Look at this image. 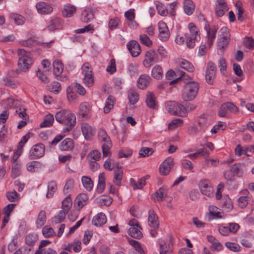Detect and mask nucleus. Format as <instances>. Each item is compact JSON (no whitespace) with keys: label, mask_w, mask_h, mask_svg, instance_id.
I'll return each mask as SVG.
<instances>
[{"label":"nucleus","mask_w":254,"mask_h":254,"mask_svg":"<svg viewBox=\"0 0 254 254\" xmlns=\"http://www.w3.org/2000/svg\"><path fill=\"white\" fill-rule=\"evenodd\" d=\"M209 212L210 215L213 216L214 218H222L221 210L214 205H210L209 207Z\"/></svg>","instance_id":"obj_48"},{"label":"nucleus","mask_w":254,"mask_h":254,"mask_svg":"<svg viewBox=\"0 0 254 254\" xmlns=\"http://www.w3.org/2000/svg\"><path fill=\"white\" fill-rule=\"evenodd\" d=\"M101 157V154L100 151L97 150H94L88 153L87 159L88 161H98Z\"/></svg>","instance_id":"obj_38"},{"label":"nucleus","mask_w":254,"mask_h":254,"mask_svg":"<svg viewBox=\"0 0 254 254\" xmlns=\"http://www.w3.org/2000/svg\"><path fill=\"white\" fill-rule=\"evenodd\" d=\"M130 182L134 190L141 189L146 184L145 178L140 179L137 183L133 179L130 180Z\"/></svg>","instance_id":"obj_43"},{"label":"nucleus","mask_w":254,"mask_h":254,"mask_svg":"<svg viewBox=\"0 0 254 254\" xmlns=\"http://www.w3.org/2000/svg\"><path fill=\"white\" fill-rule=\"evenodd\" d=\"M216 67L212 62L207 63L205 79L209 84H212L216 77Z\"/></svg>","instance_id":"obj_6"},{"label":"nucleus","mask_w":254,"mask_h":254,"mask_svg":"<svg viewBox=\"0 0 254 254\" xmlns=\"http://www.w3.org/2000/svg\"><path fill=\"white\" fill-rule=\"evenodd\" d=\"M63 64L60 61H55L53 63L54 73L57 76H60L63 71Z\"/></svg>","instance_id":"obj_40"},{"label":"nucleus","mask_w":254,"mask_h":254,"mask_svg":"<svg viewBox=\"0 0 254 254\" xmlns=\"http://www.w3.org/2000/svg\"><path fill=\"white\" fill-rule=\"evenodd\" d=\"M91 111L89 104L87 102H82L79 107L78 117L83 119H87L90 118Z\"/></svg>","instance_id":"obj_8"},{"label":"nucleus","mask_w":254,"mask_h":254,"mask_svg":"<svg viewBox=\"0 0 254 254\" xmlns=\"http://www.w3.org/2000/svg\"><path fill=\"white\" fill-rule=\"evenodd\" d=\"M72 205V200L70 195L66 197L62 201V210L68 213Z\"/></svg>","instance_id":"obj_39"},{"label":"nucleus","mask_w":254,"mask_h":254,"mask_svg":"<svg viewBox=\"0 0 254 254\" xmlns=\"http://www.w3.org/2000/svg\"><path fill=\"white\" fill-rule=\"evenodd\" d=\"M21 174V165L18 163H14L11 169V177L15 178Z\"/></svg>","instance_id":"obj_54"},{"label":"nucleus","mask_w":254,"mask_h":254,"mask_svg":"<svg viewBox=\"0 0 254 254\" xmlns=\"http://www.w3.org/2000/svg\"><path fill=\"white\" fill-rule=\"evenodd\" d=\"M199 187L201 193L206 196L210 197L213 194V188L208 180H203L200 182Z\"/></svg>","instance_id":"obj_10"},{"label":"nucleus","mask_w":254,"mask_h":254,"mask_svg":"<svg viewBox=\"0 0 254 254\" xmlns=\"http://www.w3.org/2000/svg\"><path fill=\"white\" fill-rule=\"evenodd\" d=\"M112 142L104 143L102 145V150L104 157H110L111 155L110 149L112 147Z\"/></svg>","instance_id":"obj_52"},{"label":"nucleus","mask_w":254,"mask_h":254,"mask_svg":"<svg viewBox=\"0 0 254 254\" xmlns=\"http://www.w3.org/2000/svg\"><path fill=\"white\" fill-rule=\"evenodd\" d=\"M230 39H219L217 44V49L218 51L223 54L226 48L228 47Z\"/></svg>","instance_id":"obj_45"},{"label":"nucleus","mask_w":254,"mask_h":254,"mask_svg":"<svg viewBox=\"0 0 254 254\" xmlns=\"http://www.w3.org/2000/svg\"><path fill=\"white\" fill-rule=\"evenodd\" d=\"M63 22L59 17H54L51 19L47 25V29L50 31L60 30L63 28Z\"/></svg>","instance_id":"obj_17"},{"label":"nucleus","mask_w":254,"mask_h":254,"mask_svg":"<svg viewBox=\"0 0 254 254\" xmlns=\"http://www.w3.org/2000/svg\"><path fill=\"white\" fill-rule=\"evenodd\" d=\"M231 35L229 29L227 27H223L219 30V39H230Z\"/></svg>","instance_id":"obj_57"},{"label":"nucleus","mask_w":254,"mask_h":254,"mask_svg":"<svg viewBox=\"0 0 254 254\" xmlns=\"http://www.w3.org/2000/svg\"><path fill=\"white\" fill-rule=\"evenodd\" d=\"M145 102L149 108L153 109L157 108L156 98L153 93L149 92L147 94Z\"/></svg>","instance_id":"obj_25"},{"label":"nucleus","mask_w":254,"mask_h":254,"mask_svg":"<svg viewBox=\"0 0 254 254\" xmlns=\"http://www.w3.org/2000/svg\"><path fill=\"white\" fill-rule=\"evenodd\" d=\"M215 8V14L218 17L222 16L225 12L228 10V7L224 0H218Z\"/></svg>","instance_id":"obj_18"},{"label":"nucleus","mask_w":254,"mask_h":254,"mask_svg":"<svg viewBox=\"0 0 254 254\" xmlns=\"http://www.w3.org/2000/svg\"><path fill=\"white\" fill-rule=\"evenodd\" d=\"M106 186L105 177L104 173H101L98 176V182L97 190L99 193H102L105 190Z\"/></svg>","instance_id":"obj_34"},{"label":"nucleus","mask_w":254,"mask_h":254,"mask_svg":"<svg viewBox=\"0 0 254 254\" xmlns=\"http://www.w3.org/2000/svg\"><path fill=\"white\" fill-rule=\"evenodd\" d=\"M88 201V196L87 194L80 193L74 200V207L76 209L80 210L87 204Z\"/></svg>","instance_id":"obj_16"},{"label":"nucleus","mask_w":254,"mask_h":254,"mask_svg":"<svg viewBox=\"0 0 254 254\" xmlns=\"http://www.w3.org/2000/svg\"><path fill=\"white\" fill-rule=\"evenodd\" d=\"M148 224L150 227L156 229L159 227L158 218L154 211L150 210L148 212Z\"/></svg>","instance_id":"obj_19"},{"label":"nucleus","mask_w":254,"mask_h":254,"mask_svg":"<svg viewBox=\"0 0 254 254\" xmlns=\"http://www.w3.org/2000/svg\"><path fill=\"white\" fill-rule=\"evenodd\" d=\"M195 8L193 2L190 0H186L184 2V9L185 13L188 15L192 14Z\"/></svg>","instance_id":"obj_32"},{"label":"nucleus","mask_w":254,"mask_h":254,"mask_svg":"<svg viewBox=\"0 0 254 254\" xmlns=\"http://www.w3.org/2000/svg\"><path fill=\"white\" fill-rule=\"evenodd\" d=\"M81 181L84 187L88 191H91L93 187V182L91 179L87 176H83Z\"/></svg>","instance_id":"obj_41"},{"label":"nucleus","mask_w":254,"mask_h":254,"mask_svg":"<svg viewBox=\"0 0 254 254\" xmlns=\"http://www.w3.org/2000/svg\"><path fill=\"white\" fill-rule=\"evenodd\" d=\"M36 8L38 12L42 15L50 14L53 10V8L50 4L44 1L37 3Z\"/></svg>","instance_id":"obj_9"},{"label":"nucleus","mask_w":254,"mask_h":254,"mask_svg":"<svg viewBox=\"0 0 254 254\" xmlns=\"http://www.w3.org/2000/svg\"><path fill=\"white\" fill-rule=\"evenodd\" d=\"M98 203L100 206H109L113 201L111 197L108 195H102L98 199Z\"/></svg>","instance_id":"obj_47"},{"label":"nucleus","mask_w":254,"mask_h":254,"mask_svg":"<svg viewBox=\"0 0 254 254\" xmlns=\"http://www.w3.org/2000/svg\"><path fill=\"white\" fill-rule=\"evenodd\" d=\"M76 9L74 6L68 4L64 6L62 13L64 17H71L76 12Z\"/></svg>","instance_id":"obj_35"},{"label":"nucleus","mask_w":254,"mask_h":254,"mask_svg":"<svg viewBox=\"0 0 254 254\" xmlns=\"http://www.w3.org/2000/svg\"><path fill=\"white\" fill-rule=\"evenodd\" d=\"M45 154V145L38 143L32 146L29 152L31 159H37L42 157Z\"/></svg>","instance_id":"obj_5"},{"label":"nucleus","mask_w":254,"mask_h":254,"mask_svg":"<svg viewBox=\"0 0 254 254\" xmlns=\"http://www.w3.org/2000/svg\"><path fill=\"white\" fill-rule=\"evenodd\" d=\"M159 39L162 41H166L170 37V33L167 24L163 21L158 23Z\"/></svg>","instance_id":"obj_11"},{"label":"nucleus","mask_w":254,"mask_h":254,"mask_svg":"<svg viewBox=\"0 0 254 254\" xmlns=\"http://www.w3.org/2000/svg\"><path fill=\"white\" fill-rule=\"evenodd\" d=\"M6 196L10 202H15L19 199V195L15 190L7 192Z\"/></svg>","instance_id":"obj_59"},{"label":"nucleus","mask_w":254,"mask_h":254,"mask_svg":"<svg viewBox=\"0 0 254 254\" xmlns=\"http://www.w3.org/2000/svg\"><path fill=\"white\" fill-rule=\"evenodd\" d=\"M245 47L250 50L254 49V39L251 37H246L243 41Z\"/></svg>","instance_id":"obj_63"},{"label":"nucleus","mask_w":254,"mask_h":254,"mask_svg":"<svg viewBox=\"0 0 254 254\" xmlns=\"http://www.w3.org/2000/svg\"><path fill=\"white\" fill-rule=\"evenodd\" d=\"M173 165V159L171 157L167 158L160 166L159 172L160 174L164 176L167 175Z\"/></svg>","instance_id":"obj_13"},{"label":"nucleus","mask_w":254,"mask_h":254,"mask_svg":"<svg viewBox=\"0 0 254 254\" xmlns=\"http://www.w3.org/2000/svg\"><path fill=\"white\" fill-rule=\"evenodd\" d=\"M158 61L157 55L155 52L150 50L146 53L142 64L145 67H149L153 63L158 62Z\"/></svg>","instance_id":"obj_7"},{"label":"nucleus","mask_w":254,"mask_h":254,"mask_svg":"<svg viewBox=\"0 0 254 254\" xmlns=\"http://www.w3.org/2000/svg\"><path fill=\"white\" fill-rule=\"evenodd\" d=\"M94 18V15L91 8H87L81 14V19L85 22H89Z\"/></svg>","instance_id":"obj_28"},{"label":"nucleus","mask_w":254,"mask_h":254,"mask_svg":"<svg viewBox=\"0 0 254 254\" xmlns=\"http://www.w3.org/2000/svg\"><path fill=\"white\" fill-rule=\"evenodd\" d=\"M179 64L182 68L188 72H192L194 70V66L190 62L186 60H182Z\"/></svg>","instance_id":"obj_46"},{"label":"nucleus","mask_w":254,"mask_h":254,"mask_svg":"<svg viewBox=\"0 0 254 254\" xmlns=\"http://www.w3.org/2000/svg\"><path fill=\"white\" fill-rule=\"evenodd\" d=\"M54 121V118L53 115L51 114H48L45 116L44 120L40 124V127H49L52 125Z\"/></svg>","instance_id":"obj_53"},{"label":"nucleus","mask_w":254,"mask_h":254,"mask_svg":"<svg viewBox=\"0 0 254 254\" xmlns=\"http://www.w3.org/2000/svg\"><path fill=\"white\" fill-rule=\"evenodd\" d=\"M217 31V29L215 26L207 29V44L209 47L212 45L215 39Z\"/></svg>","instance_id":"obj_29"},{"label":"nucleus","mask_w":254,"mask_h":254,"mask_svg":"<svg viewBox=\"0 0 254 254\" xmlns=\"http://www.w3.org/2000/svg\"><path fill=\"white\" fill-rule=\"evenodd\" d=\"M47 89L50 92L58 94L61 90V84L58 81H53L47 86Z\"/></svg>","instance_id":"obj_44"},{"label":"nucleus","mask_w":254,"mask_h":254,"mask_svg":"<svg viewBox=\"0 0 254 254\" xmlns=\"http://www.w3.org/2000/svg\"><path fill=\"white\" fill-rule=\"evenodd\" d=\"M81 130L85 139L88 140L94 136L95 130L91 126L86 123L81 124Z\"/></svg>","instance_id":"obj_14"},{"label":"nucleus","mask_w":254,"mask_h":254,"mask_svg":"<svg viewBox=\"0 0 254 254\" xmlns=\"http://www.w3.org/2000/svg\"><path fill=\"white\" fill-rule=\"evenodd\" d=\"M159 246L160 254H171L173 253V244L171 239L167 242L160 241Z\"/></svg>","instance_id":"obj_15"},{"label":"nucleus","mask_w":254,"mask_h":254,"mask_svg":"<svg viewBox=\"0 0 254 254\" xmlns=\"http://www.w3.org/2000/svg\"><path fill=\"white\" fill-rule=\"evenodd\" d=\"M185 37L187 46L190 49L193 48L195 45V43L198 42L200 39V34H196L193 36L190 34H185Z\"/></svg>","instance_id":"obj_20"},{"label":"nucleus","mask_w":254,"mask_h":254,"mask_svg":"<svg viewBox=\"0 0 254 254\" xmlns=\"http://www.w3.org/2000/svg\"><path fill=\"white\" fill-rule=\"evenodd\" d=\"M57 190V185L56 182L51 181L48 184V192L46 197L48 198H52L54 193Z\"/></svg>","instance_id":"obj_33"},{"label":"nucleus","mask_w":254,"mask_h":254,"mask_svg":"<svg viewBox=\"0 0 254 254\" xmlns=\"http://www.w3.org/2000/svg\"><path fill=\"white\" fill-rule=\"evenodd\" d=\"M128 98L130 103L133 105L138 100L139 96L134 89H131L129 90L128 93Z\"/></svg>","instance_id":"obj_51"},{"label":"nucleus","mask_w":254,"mask_h":254,"mask_svg":"<svg viewBox=\"0 0 254 254\" xmlns=\"http://www.w3.org/2000/svg\"><path fill=\"white\" fill-rule=\"evenodd\" d=\"M141 229L140 226L130 227L128 230V234L132 238L140 239L142 237V234L140 231Z\"/></svg>","instance_id":"obj_30"},{"label":"nucleus","mask_w":254,"mask_h":254,"mask_svg":"<svg viewBox=\"0 0 254 254\" xmlns=\"http://www.w3.org/2000/svg\"><path fill=\"white\" fill-rule=\"evenodd\" d=\"M253 240L254 237L250 234H248L245 238L241 240V244L246 248H251L253 246Z\"/></svg>","instance_id":"obj_49"},{"label":"nucleus","mask_w":254,"mask_h":254,"mask_svg":"<svg viewBox=\"0 0 254 254\" xmlns=\"http://www.w3.org/2000/svg\"><path fill=\"white\" fill-rule=\"evenodd\" d=\"M123 176V171L121 167H117L114 171V183L118 186L121 184Z\"/></svg>","instance_id":"obj_26"},{"label":"nucleus","mask_w":254,"mask_h":254,"mask_svg":"<svg viewBox=\"0 0 254 254\" xmlns=\"http://www.w3.org/2000/svg\"><path fill=\"white\" fill-rule=\"evenodd\" d=\"M166 109L171 115L180 116H185L186 114V108L182 105L175 101H168L166 103Z\"/></svg>","instance_id":"obj_4"},{"label":"nucleus","mask_w":254,"mask_h":254,"mask_svg":"<svg viewBox=\"0 0 254 254\" xmlns=\"http://www.w3.org/2000/svg\"><path fill=\"white\" fill-rule=\"evenodd\" d=\"M151 80L150 76L147 74H142L137 80V86L141 89H145L149 84Z\"/></svg>","instance_id":"obj_23"},{"label":"nucleus","mask_w":254,"mask_h":254,"mask_svg":"<svg viewBox=\"0 0 254 254\" xmlns=\"http://www.w3.org/2000/svg\"><path fill=\"white\" fill-rule=\"evenodd\" d=\"M156 7L158 13L162 16H166L168 13L166 7L161 2L157 1Z\"/></svg>","instance_id":"obj_56"},{"label":"nucleus","mask_w":254,"mask_h":254,"mask_svg":"<svg viewBox=\"0 0 254 254\" xmlns=\"http://www.w3.org/2000/svg\"><path fill=\"white\" fill-rule=\"evenodd\" d=\"M67 213H66L65 211H64V210H61L59 214L57 215H56L53 219L52 221L53 222L57 224L63 222L65 218L66 214Z\"/></svg>","instance_id":"obj_58"},{"label":"nucleus","mask_w":254,"mask_h":254,"mask_svg":"<svg viewBox=\"0 0 254 254\" xmlns=\"http://www.w3.org/2000/svg\"><path fill=\"white\" fill-rule=\"evenodd\" d=\"M42 234L45 238H50L56 235L53 229L49 226H45L43 228Z\"/></svg>","instance_id":"obj_55"},{"label":"nucleus","mask_w":254,"mask_h":254,"mask_svg":"<svg viewBox=\"0 0 254 254\" xmlns=\"http://www.w3.org/2000/svg\"><path fill=\"white\" fill-rule=\"evenodd\" d=\"M83 75H84L83 82L88 87H90L93 85L94 83V78L92 73H85Z\"/></svg>","instance_id":"obj_61"},{"label":"nucleus","mask_w":254,"mask_h":254,"mask_svg":"<svg viewBox=\"0 0 254 254\" xmlns=\"http://www.w3.org/2000/svg\"><path fill=\"white\" fill-rule=\"evenodd\" d=\"M46 212L44 210L40 211L37 220L36 221V225L37 228H40L46 223Z\"/></svg>","instance_id":"obj_36"},{"label":"nucleus","mask_w":254,"mask_h":254,"mask_svg":"<svg viewBox=\"0 0 254 254\" xmlns=\"http://www.w3.org/2000/svg\"><path fill=\"white\" fill-rule=\"evenodd\" d=\"M74 146L73 140L71 138H66L60 143L59 148L61 150L69 151L73 149Z\"/></svg>","instance_id":"obj_22"},{"label":"nucleus","mask_w":254,"mask_h":254,"mask_svg":"<svg viewBox=\"0 0 254 254\" xmlns=\"http://www.w3.org/2000/svg\"><path fill=\"white\" fill-rule=\"evenodd\" d=\"M127 46L133 57H137L140 54L141 52L140 46L136 41H130L127 44Z\"/></svg>","instance_id":"obj_12"},{"label":"nucleus","mask_w":254,"mask_h":254,"mask_svg":"<svg viewBox=\"0 0 254 254\" xmlns=\"http://www.w3.org/2000/svg\"><path fill=\"white\" fill-rule=\"evenodd\" d=\"M199 84L198 82L192 81L186 84L182 93L183 99L185 101H190L194 100L198 92Z\"/></svg>","instance_id":"obj_2"},{"label":"nucleus","mask_w":254,"mask_h":254,"mask_svg":"<svg viewBox=\"0 0 254 254\" xmlns=\"http://www.w3.org/2000/svg\"><path fill=\"white\" fill-rule=\"evenodd\" d=\"M177 76H179V77L176 79L170 81V84L175 83L180 80L183 81L184 82L186 83V84H188V83L192 81H191V78L188 75L186 74V73L183 71L178 70L177 71Z\"/></svg>","instance_id":"obj_21"},{"label":"nucleus","mask_w":254,"mask_h":254,"mask_svg":"<svg viewBox=\"0 0 254 254\" xmlns=\"http://www.w3.org/2000/svg\"><path fill=\"white\" fill-rule=\"evenodd\" d=\"M139 40L140 42L145 46L150 47L152 45V41L145 34L140 35Z\"/></svg>","instance_id":"obj_62"},{"label":"nucleus","mask_w":254,"mask_h":254,"mask_svg":"<svg viewBox=\"0 0 254 254\" xmlns=\"http://www.w3.org/2000/svg\"><path fill=\"white\" fill-rule=\"evenodd\" d=\"M40 166V163L36 161L29 162L26 164L27 170L29 172H34L36 169H38Z\"/></svg>","instance_id":"obj_64"},{"label":"nucleus","mask_w":254,"mask_h":254,"mask_svg":"<svg viewBox=\"0 0 254 254\" xmlns=\"http://www.w3.org/2000/svg\"><path fill=\"white\" fill-rule=\"evenodd\" d=\"M167 195V190L164 187L159 189L157 191L152 195V199L154 201H161L164 199V197Z\"/></svg>","instance_id":"obj_24"},{"label":"nucleus","mask_w":254,"mask_h":254,"mask_svg":"<svg viewBox=\"0 0 254 254\" xmlns=\"http://www.w3.org/2000/svg\"><path fill=\"white\" fill-rule=\"evenodd\" d=\"M197 125L202 130H204L208 125L207 119L205 115H201L197 121Z\"/></svg>","instance_id":"obj_42"},{"label":"nucleus","mask_w":254,"mask_h":254,"mask_svg":"<svg viewBox=\"0 0 254 254\" xmlns=\"http://www.w3.org/2000/svg\"><path fill=\"white\" fill-rule=\"evenodd\" d=\"M115 98L112 96H109L105 102V106L104 108V112L108 114L113 108L115 103Z\"/></svg>","instance_id":"obj_37"},{"label":"nucleus","mask_w":254,"mask_h":254,"mask_svg":"<svg viewBox=\"0 0 254 254\" xmlns=\"http://www.w3.org/2000/svg\"><path fill=\"white\" fill-rule=\"evenodd\" d=\"M151 75L155 79H162L163 75V71L162 67L158 64L155 65L152 69Z\"/></svg>","instance_id":"obj_31"},{"label":"nucleus","mask_w":254,"mask_h":254,"mask_svg":"<svg viewBox=\"0 0 254 254\" xmlns=\"http://www.w3.org/2000/svg\"><path fill=\"white\" fill-rule=\"evenodd\" d=\"M55 117L58 123L66 126L64 132L71 130L75 126V115L69 110H61L56 114Z\"/></svg>","instance_id":"obj_1"},{"label":"nucleus","mask_w":254,"mask_h":254,"mask_svg":"<svg viewBox=\"0 0 254 254\" xmlns=\"http://www.w3.org/2000/svg\"><path fill=\"white\" fill-rule=\"evenodd\" d=\"M107 221L106 215L103 213H99L93 217V224L96 226H101Z\"/></svg>","instance_id":"obj_27"},{"label":"nucleus","mask_w":254,"mask_h":254,"mask_svg":"<svg viewBox=\"0 0 254 254\" xmlns=\"http://www.w3.org/2000/svg\"><path fill=\"white\" fill-rule=\"evenodd\" d=\"M10 17L17 25H22L24 22V18L20 15L12 13L10 14Z\"/></svg>","instance_id":"obj_60"},{"label":"nucleus","mask_w":254,"mask_h":254,"mask_svg":"<svg viewBox=\"0 0 254 254\" xmlns=\"http://www.w3.org/2000/svg\"><path fill=\"white\" fill-rule=\"evenodd\" d=\"M18 56V66L20 71L26 72L33 64V61L30 53L24 49H18L17 51Z\"/></svg>","instance_id":"obj_3"},{"label":"nucleus","mask_w":254,"mask_h":254,"mask_svg":"<svg viewBox=\"0 0 254 254\" xmlns=\"http://www.w3.org/2000/svg\"><path fill=\"white\" fill-rule=\"evenodd\" d=\"M98 137L100 141L104 143H108V142H111L110 137L107 133L105 129H100L98 131Z\"/></svg>","instance_id":"obj_50"}]
</instances>
